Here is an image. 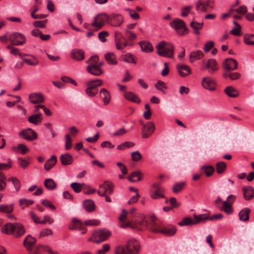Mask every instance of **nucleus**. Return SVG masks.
<instances>
[{
	"label": "nucleus",
	"instance_id": "15",
	"mask_svg": "<svg viewBox=\"0 0 254 254\" xmlns=\"http://www.w3.org/2000/svg\"><path fill=\"white\" fill-rule=\"evenodd\" d=\"M223 67L226 70H235L238 68V63L234 59H226L222 63Z\"/></svg>",
	"mask_w": 254,
	"mask_h": 254
},
{
	"label": "nucleus",
	"instance_id": "57",
	"mask_svg": "<svg viewBox=\"0 0 254 254\" xmlns=\"http://www.w3.org/2000/svg\"><path fill=\"white\" fill-rule=\"evenodd\" d=\"M6 178L2 174L0 173V191L3 190L6 186Z\"/></svg>",
	"mask_w": 254,
	"mask_h": 254
},
{
	"label": "nucleus",
	"instance_id": "34",
	"mask_svg": "<svg viewBox=\"0 0 254 254\" xmlns=\"http://www.w3.org/2000/svg\"><path fill=\"white\" fill-rule=\"evenodd\" d=\"M83 205L85 210L88 212H91L95 209L94 203L91 199L85 200L83 202Z\"/></svg>",
	"mask_w": 254,
	"mask_h": 254
},
{
	"label": "nucleus",
	"instance_id": "54",
	"mask_svg": "<svg viewBox=\"0 0 254 254\" xmlns=\"http://www.w3.org/2000/svg\"><path fill=\"white\" fill-rule=\"evenodd\" d=\"M115 254H130L127 250L126 247L124 246H118L115 249Z\"/></svg>",
	"mask_w": 254,
	"mask_h": 254
},
{
	"label": "nucleus",
	"instance_id": "1",
	"mask_svg": "<svg viewBox=\"0 0 254 254\" xmlns=\"http://www.w3.org/2000/svg\"><path fill=\"white\" fill-rule=\"evenodd\" d=\"M1 231L4 234L12 235L15 238L22 237L26 232L23 224L19 222L7 223L2 226Z\"/></svg>",
	"mask_w": 254,
	"mask_h": 254
},
{
	"label": "nucleus",
	"instance_id": "5",
	"mask_svg": "<svg viewBox=\"0 0 254 254\" xmlns=\"http://www.w3.org/2000/svg\"><path fill=\"white\" fill-rule=\"evenodd\" d=\"M111 234V232L107 229H98L93 232L92 237L88 241L96 244H100L108 240Z\"/></svg>",
	"mask_w": 254,
	"mask_h": 254
},
{
	"label": "nucleus",
	"instance_id": "64",
	"mask_svg": "<svg viewBox=\"0 0 254 254\" xmlns=\"http://www.w3.org/2000/svg\"><path fill=\"white\" fill-rule=\"evenodd\" d=\"M110 249V246L109 244H104L102 248L98 250L97 254H105L107 252L109 251Z\"/></svg>",
	"mask_w": 254,
	"mask_h": 254
},
{
	"label": "nucleus",
	"instance_id": "40",
	"mask_svg": "<svg viewBox=\"0 0 254 254\" xmlns=\"http://www.w3.org/2000/svg\"><path fill=\"white\" fill-rule=\"evenodd\" d=\"M226 163L223 161L218 162L216 165V172L219 174L223 173L226 170Z\"/></svg>",
	"mask_w": 254,
	"mask_h": 254
},
{
	"label": "nucleus",
	"instance_id": "44",
	"mask_svg": "<svg viewBox=\"0 0 254 254\" xmlns=\"http://www.w3.org/2000/svg\"><path fill=\"white\" fill-rule=\"evenodd\" d=\"M244 41L247 45H254V34H247L244 37Z\"/></svg>",
	"mask_w": 254,
	"mask_h": 254
},
{
	"label": "nucleus",
	"instance_id": "18",
	"mask_svg": "<svg viewBox=\"0 0 254 254\" xmlns=\"http://www.w3.org/2000/svg\"><path fill=\"white\" fill-rule=\"evenodd\" d=\"M86 69L89 73L94 76H99L103 73L101 68H99V67L95 64H89L87 66Z\"/></svg>",
	"mask_w": 254,
	"mask_h": 254
},
{
	"label": "nucleus",
	"instance_id": "26",
	"mask_svg": "<svg viewBox=\"0 0 254 254\" xmlns=\"http://www.w3.org/2000/svg\"><path fill=\"white\" fill-rule=\"evenodd\" d=\"M100 94L104 104L105 105L109 104L111 101V94L110 92L105 88H102L100 90Z\"/></svg>",
	"mask_w": 254,
	"mask_h": 254
},
{
	"label": "nucleus",
	"instance_id": "7",
	"mask_svg": "<svg viewBox=\"0 0 254 254\" xmlns=\"http://www.w3.org/2000/svg\"><path fill=\"white\" fill-rule=\"evenodd\" d=\"M170 26L173 28L179 35H184L188 33V29L186 26L184 20L180 19H176L170 23Z\"/></svg>",
	"mask_w": 254,
	"mask_h": 254
},
{
	"label": "nucleus",
	"instance_id": "39",
	"mask_svg": "<svg viewBox=\"0 0 254 254\" xmlns=\"http://www.w3.org/2000/svg\"><path fill=\"white\" fill-rule=\"evenodd\" d=\"M44 186L48 190H54L57 188L56 183L52 179H47L45 180Z\"/></svg>",
	"mask_w": 254,
	"mask_h": 254
},
{
	"label": "nucleus",
	"instance_id": "25",
	"mask_svg": "<svg viewBox=\"0 0 254 254\" xmlns=\"http://www.w3.org/2000/svg\"><path fill=\"white\" fill-rule=\"evenodd\" d=\"M43 118L41 113H37L29 116L28 118V121L35 125H38L42 123Z\"/></svg>",
	"mask_w": 254,
	"mask_h": 254
},
{
	"label": "nucleus",
	"instance_id": "48",
	"mask_svg": "<svg viewBox=\"0 0 254 254\" xmlns=\"http://www.w3.org/2000/svg\"><path fill=\"white\" fill-rule=\"evenodd\" d=\"M155 87L157 90L161 91L163 94H166L165 89H167V87L165 86L164 82L161 80L158 81V82L155 84Z\"/></svg>",
	"mask_w": 254,
	"mask_h": 254
},
{
	"label": "nucleus",
	"instance_id": "14",
	"mask_svg": "<svg viewBox=\"0 0 254 254\" xmlns=\"http://www.w3.org/2000/svg\"><path fill=\"white\" fill-rule=\"evenodd\" d=\"M68 228L70 230H77L81 231V234L86 233L87 229L85 228L84 224L82 222L77 219L73 218L72 219V222L68 225Z\"/></svg>",
	"mask_w": 254,
	"mask_h": 254
},
{
	"label": "nucleus",
	"instance_id": "13",
	"mask_svg": "<svg viewBox=\"0 0 254 254\" xmlns=\"http://www.w3.org/2000/svg\"><path fill=\"white\" fill-rule=\"evenodd\" d=\"M126 248L130 254H138L140 251V245L135 239H131L127 241Z\"/></svg>",
	"mask_w": 254,
	"mask_h": 254
},
{
	"label": "nucleus",
	"instance_id": "23",
	"mask_svg": "<svg viewBox=\"0 0 254 254\" xmlns=\"http://www.w3.org/2000/svg\"><path fill=\"white\" fill-rule=\"evenodd\" d=\"M36 239L29 235L24 240L23 245L26 248L28 251H31L32 250V246L36 243Z\"/></svg>",
	"mask_w": 254,
	"mask_h": 254
},
{
	"label": "nucleus",
	"instance_id": "62",
	"mask_svg": "<svg viewBox=\"0 0 254 254\" xmlns=\"http://www.w3.org/2000/svg\"><path fill=\"white\" fill-rule=\"evenodd\" d=\"M192 8V5L186 6L183 7L181 9V15L183 17L187 16L190 12V10Z\"/></svg>",
	"mask_w": 254,
	"mask_h": 254
},
{
	"label": "nucleus",
	"instance_id": "58",
	"mask_svg": "<svg viewBox=\"0 0 254 254\" xmlns=\"http://www.w3.org/2000/svg\"><path fill=\"white\" fill-rule=\"evenodd\" d=\"M8 181H11L13 186L15 187L16 191H18L20 188V181L16 178H11L8 179Z\"/></svg>",
	"mask_w": 254,
	"mask_h": 254
},
{
	"label": "nucleus",
	"instance_id": "27",
	"mask_svg": "<svg viewBox=\"0 0 254 254\" xmlns=\"http://www.w3.org/2000/svg\"><path fill=\"white\" fill-rule=\"evenodd\" d=\"M124 21V18L120 14H113L111 19L112 25L115 27H118L122 25Z\"/></svg>",
	"mask_w": 254,
	"mask_h": 254
},
{
	"label": "nucleus",
	"instance_id": "49",
	"mask_svg": "<svg viewBox=\"0 0 254 254\" xmlns=\"http://www.w3.org/2000/svg\"><path fill=\"white\" fill-rule=\"evenodd\" d=\"M39 108L43 109L45 114L47 116H50L52 115V112L50 111V110L48 109V108H47L44 105H39L35 106V110H34V112L35 113H37L38 112V111H39Z\"/></svg>",
	"mask_w": 254,
	"mask_h": 254
},
{
	"label": "nucleus",
	"instance_id": "8",
	"mask_svg": "<svg viewBox=\"0 0 254 254\" xmlns=\"http://www.w3.org/2000/svg\"><path fill=\"white\" fill-rule=\"evenodd\" d=\"M165 190L158 183L153 184L149 190L150 197L153 199H158L160 198H165L164 195Z\"/></svg>",
	"mask_w": 254,
	"mask_h": 254
},
{
	"label": "nucleus",
	"instance_id": "53",
	"mask_svg": "<svg viewBox=\"0 0 254 254\" xmlns=\"http://www.w3.org/2000/svg\"><path fill=\"white\" fill-rule=\"evenodd\" d=\"M135 144L133 142L126 141L124 142L117 146V149L119 150H123L126 148H130L134 146Z\"/></svg>",
	"mask_w": 254,
	"mask_h": 254
},
{
	"label": "nucleus",
	"instance_id": "22",
	"mask_svg": "<svg viewBox=\"0 0 254 254\" xmlns=\"http://www.w3.org/2000/svg\"><path fill=\"white\" fill-rule=\"evenodd\" d=\"M60 159L62 164L64 166L69 165L73 162L72 156L68 153L61 154Z\"/></svg>",
	"mask_w": 254,
	"mask_h": 254
},
{
	"label": "nucleus",
	"instance_id": "41",
	"mask_svg": "<svg viewBox=\"0 0 254 254\" xmlns=\"http://www.w3.org/2000/svg\"><path fill=\"white\" fill-rule=\"evenodd\" d=\"M186 185L185 182L175 183L172 188L173 191L174 193H178L184 188Z\"/></svg>",
	"mask_w": 254,
	"mask_h": 254
},
{
	"label": "nucleus",
	"instance_id": "9",
	"mask_svg": "<svg viewBox=\"0 0 254 254\" xmlns=\"http://www.w3.org/2000/svg\"><path fill=\"white\" fill-rule=\"evenodd\" d=\"M109 18L108 15L106 13L98 14L94 17L91 25L96 28V30H98L104 26Z\"/></svg>",
	"mask_w": 254,
	"mask_h": 254
},
{
	"label": "nucleus",
	"instance_id": "30",
	"mask_svg": "<svg viewBox=\"0 0 254 254\" xmlns=\"http://www.w3.org/2000/svg\"><path fill=\"white\" fill-rule=\"evenodd\" d=\"M203 56V53L200 50L191 52L190 55V62L193 63L195 61L199 60Z\"/></svg>",
	"mask_w": 254,
	"mask_h": 254
},
{
	"label": "nucleus",
	"instance_id": "38",
	"mask_svg": "<svg viewBox=\"0 0 254 254\" xmlns=\"http://www.w3.org/2000/svg\"><path fill=\"white\" fill-rule=\"evenodd\" d=\"M220 209L224 211L227 214H230L233 212L232 204L229 203L227 200L223 202V205L220 208Z\"/></svg>",
	"mask_w": 254,
	"mask_h": 254
},
{
	"label": "nucleus",
	"instance_id": "59",
	"mask_svg": "<svg viewBox=\"0 0 254 254\" xmlns=\"http://www.w3.org/2000/svg\"><path fill=\"white\" fill-rule=\"evenodd\" d=\"M115 42L122 43V41H126L124 36L119 31L115 32Z\"/></svg>",
	"mask_w": 254,
	"mask_h": 254
},
{
	"label": "nucleus",
	"instance_id": "17",
	"mask_svg": "<svg viewBox=\"0 0 254 254\" xmlns=\"http://www.w3.org/2000/svg\"><path fill=\"white\" fill-rule=\"evenodd\" d=\"M244 197L246 200H250L254 197V189L251 186H246L243 188Z\"/></svg>",
	"mask_w": 254,
	"mask_h": 254
},
{
	"label": "nucleus",
	"instance_id": "63",
	"mask_svg": "<svg viewBox=\"0 0 254 254\" xmlns=\"http://www.w3.org/2000/svg\"><path fill=\"white\" fill-rule=\"evenodd\" d=\"M44 245H39L37 246L33 251L31 250V251H29V254H39L43 252V247H44Z\"/></svg>",
	"mask_w": 254,
	"mask_h": 254
},
{
	"label": "nucleus",
	"instance_id": "46",
	"mask_svg": "<svg viewBox=\"0 0 254 254\" xmlns=\"http://www.w3.org/2000/svg\"><path fill=\"white\" fill-rule=\"evenodd\" d=\"M193 222L195 224H198L201 221H205L208 220V216L206 215V214H200V215H194Z\"/></svg>",
	"mask_w": 254,
	"mask_h": 254
},
{
	"label": "nucleus",
	"instance_id": "6",
	"mask_svg": "<svg viewBox=\"0 0 254 254\" xmlns=\"http://www.w3.org/2000/svg\"><path fill=\"white\" fill-rule=\"evenodd\" d=\"M196 10L199 13L211 11L214 8L213 0H198L196 3Z\"/></svg>",
	"mask_w": 254,
	"mask_h": 254
},
{
	"label": "nucleus",
	"instance_id": "60",
	"mask_svg": "<svg viewBox=\"0 0 254 254\" xmlns=\"http://www.w3.org/2000/svg\"><path fill=\"white\" fill-rule=\"evenodd\" d=\"M100 221L97 219H92L86 220L84 222L86 226H99L100 224Z\"/></svg>",
	"mask_w": 254,
	"mask_h": 254
},
{
	"label": "nucleus",
	"instance_id": "4",
	"mask_svg": "<svg viewBox=\"0 0 254 254\" xmlns=\"http://www.w3.org/2000/svg\"><path fill=\"white\" fill-rule=\"evenodd\" d=\"M131 219L132 222L134 223L133 229H137L139 230H143L145 229L149 230L151 219L149 222L143 214L135 213L131 217Z\"/></svg>",
	"mask_w": 254,
	"mask_h": 254
},
{
	"label": "nucleus",
	"instance_id": "56",
	"mask_svg": "<svg viewBox=\"0 0 254 254\" xmlns=\"http://www.w3.org/2000/svg\"><path fill=\"white\" fill-rule=\"evenodd\" d=\"M142 158V156L138 151H135L131 153V159L134 162L140 160Z\"/></svg>",
	"mask_w": 254,
	"mask_h": 254
},
{
	"label": "nucleus",
	"instance_id": "21",
	"mask_svg": "<svg viewBox=\"0 0 254 254\" xmlns=\"http://www.w3.org/2000/svg\"><path fill=\"white\" fill-rule=\"evenodd\" d=\"M177 68L179 74L182 77H185L191 73L190 67L185 64H178Z\"/></svg>",
	"mask_w": 254,
	"mask_h": 254
},
{
	"label": "nucleus",
	"instance_id": "2",
	"mask_svg": "<svg viewBox=\"0 0 254 254\" xmlns=\"http://www.w3.org/2000/svg\"><path fill=\"white\" fill-rule=\"evenodd\" d=\"M149 230L154 233H159L169 236L173 235L176 232V229L174 226L166 227L157 223L155 216H151Z\"/></svg>",
	"mask_w": 254,
	"mask_h": 254
},
{
	"label": "nucleus",
	"instance_id": "47",
	"mask_svg": "<svg viewBox=\"0 0 254 254\" xmlns=\"http://www.w3.org/2000/svg\"><path fill=\"white\" fill-rule=\"evenodd\" d=\"M32 58V60L22 58L23 62L26 63L29 65H36L39 64V61L36 57L33 56H31Z\"/></svg>",
	"mask_w": 254,
	"mask_h": 254
},
{
	"label": "nucleus",
	"instance_id": "20",
	"mask_svg": "<svg viewBox=\"0 0 254 254\" xmlns=\"http://www.w3.org/2000/svg\"><path fill=\"white\" fill-rule=\"evenodd\" d=\"M70 56L73 60L80 61L84 59V52L81 49H75L71 51Z\"/></svg>",
	"mask_w": 254,
	"mask_h": 254
},
{
	"label": "nucleus",
	"instance_id": "55",
	"mask_svg": "<svg viewBox=\"0 0 254 254\" xmlns=\"http://www.w3.org/2000/svg\"><path fill=\"white\" fill-rule=\"evenodd\" d=\"M123 60L128 63H133L135 64V62L134 60V58L132 54L130 53L127 54L125 55H123L122 57Z\"/></svg>",
	"mask_w": 254,
	"mask_h": 254
},
{
	"label": "nucleus",
	"instance_id": "45",
	"mask_svg": "<svg viewBox=\"0 0 254 254\" xmlns=\"http://www.w3.org/2000/svg\"><path fill=\"white\" fill-rule=\"evenodd\" d=\"M13 206L12 204L6 205L1 204L0 205V212L3 213H9L13 211Z\"/></svg>",
	"mask_w": 254,
	"mask_h": 254
},
{
	"label": "nucleus",
	"instance_id": "11",
	"mask_svg": "<svg viewBox=\"0 0 254 254\" xmlns=\"http://www.w3.org/2000/svg\"><path fill=\"white\" fill-rule=\"evenodd\" d=\"M114 185L111 182L106 181L103 184L100 185L98 194L100 196H103L106 194H111L114 190Z\"/></svg>",
	"mask_w": 254,
	"mask_h": 254
},
{
	"label": "nucleus",
	"instance_id": "52",
	"mask_svg": "<svg viewBox=\"0 0 254 254\" xmlns=\"http://www.w3.org/2000/svg\"><path fill=\"white\" fill-rule=\"evenodd\" d=\"M142 129H145L147 132L152 133L155 130V125L152 122H148L146 124L143 125Z\"/></svg>",
	"mask_w": 254,
	"mask_h": 254
},
{
	"label": "nucleus",
	"instance_id": "42",
	"mask_svg": "<svg viewBox=\"0 0 254 254\" xmlns=\"http://www.w3.org/2000/svg\"><path fill=\"white\" fill-rule=\"evenodd\" d=\"M203 25V22L199 23L195 21H192L190 23V26L195 30L194 33L197 35L200 34L199 30L202 29Z\"/></svg>",
	"mask_w": 254,
	"mask_h": 254
},
{
	"label": "nucleus",
	"instance_id": "50",
	"mask_svg": "<svg viewBox=\"0 0 254 254\" xmlns=\"http://www.w3.org/2000/svg\"><path fill=\"white\" fill-rule=\"evenodd\" d=\"M84 184H79L78 183H72L70 184V187L73 189L75 193H79L81 191L82 186Z\"/></svg>",
	"mask_w": 254,
	"mask_h": 254
},
{
	"label": "nucleus",
	"instance_id": "51",
	"mask_svg": "<svg viewBox=\"0 0 254 254\" xmlns=\"http://www.w3.org/2000/svg\"><path fill=\"white\" fill-rule=\"evenodd\" d=\"M201 170L204 171L207 177H210L214 172V168L212 166H202Z\"/></svg>",
	"mask_w": 254,
	"mask_h": 254
},
{
	"label": "nucleus",
	"instance_id": "61",
	"mask_svg": "<svg viewBox=\"0 0 254 254\" xmlns=\"http://www.w3.org/2000/svg\"><path fill=\"white\" fill-rule=\"evenodd\" d=\"M18 161L19 165L23 169L26 168L29 164L27 160L22 157L18 158Z\"/></svg>",
	"mask_w": 254,
	"mask_h": 254
},
{
	"label": "nucleus",
	"instance_id": "12",
	"mask_svg": "<svg viewBox=\"0 0 254 254\" xmlns=\"http://www.w3.org/2000/svg\"><path fill=\"white\" fill-rule=\"evenodd\" d=\"M18 135L23 139L28 141L34 140L38 137L37 133L31 128L22 130L19 132Z\"/></svg>",
	"mask_w": 254,
	"mask_h": 254
},
{
	"label": "nucleus",
	"instance_id": "28",
	"mask_svg": "<svg viewBox=\"0 0 254 254\" xmlns=\"http://www.w3.org/2000/svg\"><path fill=\"white\" fill-rule=\"evenodd\" d=\"M57 162V156L55 155H52L45 163L44 165L45 169L48 171L52 168Z\"/></svg>",
	"mask_w": 254,
	"mask_h": 254
},
{
	"label": "nucleus",
	"instance_id": "33",
	"mask_svg": "<svg viewBox=\"0 0 254 254\" xmlns=\"http://www.w3.org/2000/svg\"><path fill=\"white\" fill-rule=\"evenodd\" d=\"M107 63L109 64L115 65L117 64V61L115 54L113 53H108L105 55Z\"/></svg>",
	"mask_w": 254,
	"mask_h": 254
},
{
	"label": "nucleus",
	"instance_id": "32",
	"mask_svg": "<svg viewBox=\"0 0 254 254\" xmlns=\"http://www.w3.org/2000/svg\"><path fill=\"white\" fill-rule=\"evenodd\" d=\"M142 174L139 171L132 172L128 177V180L131 182H136L141 180Z\"/></svg>",
	"mask_w": 254,
	"mask_h": 254
},
{
	"label": "nucleus",
	"instance_id": "24",
	"mask_svg": "<svg viewBox=\"0 0 254 254\" xmlns=\"http://www.w3.org/2000/svg\"><path fill=\"white\" fill-rule=\"evenodd\" d=\"M202 85L204 88L209 90H214L215 82L209 77H204L202 80Z\"/></svg>",
	"mask_w": 254,
	"mask_h": 254
},
{
	"label": "nucleus",
	"instance_id": "36",
	"mask_svg": "<svg viewBox=\"0 0 254 254\" xmlns=\"http://www.w3.org/2000/svg\"><path fill=\"white\" fill-rule=\"evenodd\" d=\"M141 51L144 52L149 53L153 51V47L149 42L141 41L139 42Z\"/></svg>",
	"mask_w": 254,
	"mask_h": 254
},
{
	"label": "nucleus",
	"instance_id": "19",
	"mask_svg": "<svg viewBox=\"0 0 254 254\" xmlns=\"http://www.w3.org/2000/svg\"><path fill=\"white\" fill-rule=\"evenodd\" d=\"M124 96L126 99L130 102L136 104H139L141 102V100L139 97L132 92H125L124 93Z\"/></svg>",
	"mask_w": 254,
	"mask_h": 254
},
{
	"label": "nucleus",
	"instance_id": "10",
	"mask_svg": "<svg viewBox=\"0 0 254 254\" xmlns=\"http://www.w3.org/2000/svg\"><path fill=\"white\" fill-rule=\"evenodd\" d=\"M9 41H10L12 45L18 46L22 45L26 43V38L25 36L19 32H13L8 36Z\"/></svg>",
	"mask_w": 254,
	"mask_h": 254
},
{
	"label": "nucleus",
	"instance_id": "43",
	"mask_svg": "<svg viewBox=\"0 0 254 254\" xmlns=\"http://www.w3.org/2000/svg\"><path fill=\"white\" fill-rule=\"evenodd\" d=\"M178 225L180 226H190L195 225L193 220L190 217H186L182 219V220L178 223Z\"/></svg>",
	"mask_w": 254,
	"mask_h": 254
},
{
	"label": "nucleus",
	"instance_id": "37",
	"mask_svg": "<svg viewBox=\"0 0 254 254\" xmlns=\"http://www.w3.org/2000/svg\"><path fill=\"white\" fill-rule=\"evenodd\" d=\"M103 83V82L102 80L96 79L89 81L86 83V85L92 89H97V87L102 85Z\"/></svg>",
	"mask_w": 254,
	"mask_h": 254
},
{
	"label": "nucleus",
	"instance_id": "31",
	"mask_svg": "<svg viewBox=\"0 0 254 254\" xmlns=\"http://www.w3.org/2000/svg\"><path fill=\"white\" fill-rule=\"evenodd\" d=\"M224 92L229 97L232 98L237 97L239 94L238 91L232 86L227 87Z\"/></svg>",
	"mask_w": 254,
	"mask_h": 254
},
{
	"label": "nucleus",
	"instance_id": "29",
	"mask_svg": "<svg viewBox=\"0 0 254 254\" xmlns=\"http://www.w3.org/2000/svg\"><path fill=\"white\" fill-rule=\"evenodd\" d=\"M217 63L214 59H210L207 61L206 64V67L209 70V72L213 73L217 70Z\"/></svg>",
	"mask_w": 254,
	"mask_h": 254
},
{
	"label": "nucleus",
	"instance_id": "35",
	"mask_svg": "<svg viewBox=\"0 0 254 254\" xmlns=\"http://www.w3.org/2000/svg\"><path fill=\"white\" fill-rule=\"evenodd\" d=\"M250 209L247 208H245L242 209L239 214V219L241 221H246L249 220V214Z\"/></svg>",
	"mask_w": 254,
	"mask_h": 254
},
{
	"label": "nucleus",
	"instance_id": "3",
	"mask_svg": "<svg viewBox=\"0 0 254 254\" xmlns=\"http://www.w3.org/2000/svg\"><path fill=\"white\" fill-rule=\"evenodd\" d=\"M156 48L159 56L171 59L174 57V48L172 44L162 41L157 44Z\"/></svg>",
	"mask_w": 254,
	"mask_h": 254
},
{
	"label": "nucleus",
	"instance_id": "16",
	"mask_svg": "<svg viewBox=\"0 0 254 254\" xmlns=\"http://www.w3.org/2000/svg\"><path fill=\"white\" fill-rule=\"evenodd\" d=\"M29 98L31 103L34 104L42 103L45 101L44 96L40 92L30 94Z\"/></svg>",
	"mask_w": 254,
	"mask_h": 254
}]
</instances>
